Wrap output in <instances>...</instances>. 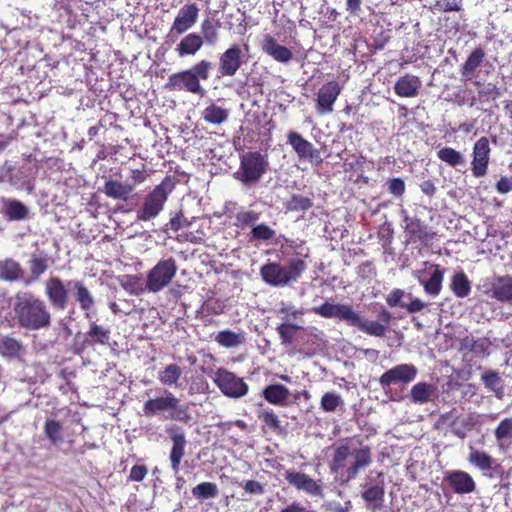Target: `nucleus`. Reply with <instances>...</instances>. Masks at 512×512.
I'll return each mask as SVG.
<instances>
[{"label":"nucleus","mask_w":512,"mask_h":512,"mask_svg":"<svg viewBox=\"0 0 512 512\" xmlns=\"http://www.w3.org/2000/svg\"><path fill=\"white\" fill-rule=\"evenodd\" d=\"M311 312L323 318H335L344 321L349 326L356 327L367 335L379 338L385 336L392 320L391 312L384 307H382L378 313V320L374 321L362 318L349 304H334L328 301L320 306L312 307Z\"/></svg>","instance_id":"nucleus-1"},{"label":"nucleus","mask_w":512,"mask_h":512,"mask_svg":"<svg viewBox=\"0 0 512 512\" xmlns=\"http://www.w3.org/2000/svg\"><path fill=\"white\" fill-rule=\"evenodd\" d=\"M13 312L17 325L29 331L47 329L52 323V315L46 302L30 291L15 294Z\"/></svg>","instance_id":"nucleus-2"},{"label":"nucleus","mask_w":512,"mask_h":512,"mask_svg":"<svg viewBox=\"0 0 512 512\" xmlns=\"http://www.w3.org/2000/svg\"><path fill=\"white\" fill-rule=\"evenodd\" d=\"M69 287L73 289L75 301L79 304L86 317L94 307L95 299L89 288L82 280H70L65 282L57 276H52L45 281V295L49 304L56 310H64L69 304Z\"/></svg>","instance_id":"nucleus-3"},{"label":"nucleus","mask_w":512,"mask_h":512,"mask_svg":"<svg viewBox=\"0 0 512 512\" xmlns=\"http://www.w3.org/2000/svg\"><path fill=\"white\" fill-rule=\"evenodd\" d=\"M212 63L202 59L191 68L172 73L165 84L169 91H184L194 95L204 96L206 93L201 80H208Z\"/></svg>","instance_id":"nucleus-4"},{"label":"nucleus","mask_w":512,"mask_h":512,"mask_svg":"<svg viewBox=\"0 0 512 512\" xmlns=\"http://www.w3.org/2000/svg\"><path fill=\"white\" fill-rule=\"evenodd\" d=\"M307 269V264L303 259H292L286 267L279 262H269L260 268L262 280L273 287H284L292 282H297L303 272Z\"/></svg>","instance_id":"nucleus-5"},{"label":"nucleus","mask_w":512,"mask_h":512,"mask_svg":"<svg viewBox=\"0 0 512 512\" xmlns=\"http://www.w3.org/2000/svg\"><path fill=\"white\" fill-rule=\"evenodd\" d=\"M143 412L148 417L167 412V419L183 423L191 420L188 405L181 404L180 400L169 391H165L163 396L148 399L143 405Z\"/></svg>","instance_id":"nucleus-6"},{"label":"nucleus","mask_w":512,"mask_h":512,"mask_svg":"<svg viewBox=\"0 0 512 512\" xmlns=\"http://www.w3.org/2000/svg\"><path fill=\"white\" fill-rule=\"evenodd\" d=\"M175 185L176 181L171 176H166L160 184L156 185L145 196L142 206L137 210V220L146 222L156 218L163 210L168 196L175 188Z\"/></svg>","instance_id":"nucleus-7"},{"label":"nucleus","mask_w":512,"mask_h":512,"mask_svg":"<svg viewBox=\"0 0 512 512\" xmlns=\"http://www.w3.org/2000/svg\"><path fill=\"white\" fill-rule=\"evenodd\" d=\"M269 162L259 151H248L240 155V164L234 178L244 185L257 184L267 172Z\"/></svg>","instance_id":"nucleus-8"},{"label":"nucleus","mask_w":512,"mask_h":512,"mask_svg":"<svg viewBox=\"0 0 512 512\" xmlns=\"http://www.w3.org/2000/svg\"><path fill=\"white\" fill-rule=\"evenodd\" d=\"M417 373L418 369L414 364H398L380 376L379 384L389 400L399 402L403 397L400 394L392 393L391 386L396 384L407 385L416 378Z\"/></svg>","instance_id":"nucleus-9"},{"label":"nucleus","mask_w":512,"mask_h":512,"mask_svg":"<svg viewBox=\"0 0 512 512\" xmlns=\"http://www.w3.org/2000/svg\"><path fill=\"white\" fill-rule=\"evenodd\" d=\"M178 270L177 262L173 257L159 260L146 276V289L157 293L167 287Z\"/></svg>","instance_id":"nucleus-10"},{"label":"nucleus","mask_w":512,"mask_h":512,"mask_svg":"<svg viewBox=\"0 0 512 512\" xmlns=\"http://www.w3.org/2000/svg\"><path fill=\"white\" fill-rule=\"evenodd\" d=\"M401 217L404 223L403 229L408 243L428 244L432 241L436 233L417 216H410L407 210L402 209Z\"/></svg>","instance_id":"nucleus-11"},{"label":"nucleus","mask_w":512,"mask_h":512,"mask_svg":"<svg viewBox=\"0 0 512 512\" xmlns=\"http://www.w3.org/2000/svg\"><path fill=\"white\" fill-rule=\"evenodd\" d=\"M214 382L220 391L230 398H241L248 393V384L233 372L219 368L214 377Z\"/></svg>","instance_id":"nucleus-12"},{"label":"nucleus","mask_w":512,"mask_h":512,"mask_svg":"<svg viewBox=\"0 0 512 512\" xmlns=\"http://www.w3.org/2000/svg\"><path fill=\"white\" fill-rule=\"evenodd\" d=\"M245 63V56L238 44L230 45L219 55L218 74L219 77H233Z\"/></svg>","instance_id":"nucleus-13"},{"label":"nucleus","mask_w":512,"mask_h":512,"mask_svg":"<svg viewBox=\"0 0 512 512\" xmlns=\"http://www.w3.org/2000/svg\"><path fill=\"white\" fill-rule=\"evenodd\" d=\"M111 328L99 324L96 321L89 323V328L85 333L84 340L78 345L75 343V353L81 354L87 348L99 346H109L111 341Z\"/></svg>","instance_id":"nucleus-14"},{"label":"nucleus","mask_w":512,"mask_h":512,"mask_svg":"<svg viewBox=\"0 0 512 512\" xmlns=\"http://www.w3.org/2000/svg\"><path fill=\"white\" fill-rule=\"evenodd\" d=\"M342 87L336 80L327 81L319 88L315 107L319 115H327L333 112L334 104L341 94Z\"/></svg>","instance_id":"nucleus-15"},{"label":"nucleus","mask_w":512,"mask_h":512,"mask_svg":"<svg viewBox=\"0 0 512 512\" xmlns=\"http://www.w3.org/2000/svg\"><path fill=\"white\" fill-rule=\"evenodd\" d=\"M287 142L292 146L300 160H307L315 164L322 163L320 151L300 133L296 131L288 132Z\"/></svg>","instance_id":"nucleus-16"},{"label":"nucleus","mask_w":512,"mask_h":512,"mask_svg":"<svg viewBox=\"0 0 512 512\" xmlns=\"http://www.w3.org/2000/svg\"><path fill=\"white\" fill-rule=\"evenodd\" d=\"M490 151L491 149L487 137L483 136L475 142L471 162V171L474 177L481 178L487 174Z\"/></svg>","instance_id":"nucleus-17"},{"label":"nucleus","mask_w":512,"mask_h":512,"mask_svg":"<svg viewBox=\"0 0 512 512\" xmlns=\"http://www.w3.org/2000/svg\"><path fill=\"white\" fill-rule=\"evenodd\" d=\"M285 480L297 490L308 495L322 497L323 489L320 481L312 479L308 474L295 470H287Z\"/></svg>","instance_id":"nucleus-18"},{"label":"nucleus","mask_w":512,"mask_h":512,"mask_svg":"<svg viewBox=\"0 0 512 512\" xmlns=\"http://www.w3.org/2000/svg\"><path fill=\"white\" fill-rule=\"evenodd\" d=\"M198 16L199 8L196 3L184 4L172 23L171 32L176 35L184 34L196 24Z\"/></svg>","instance_id":"nucleus-19"},{"label":"nucleus","mask_w":512,"mask_h":512,"mask_svg":"<svg viewBox=\"0 0 512 512\" xmlns=\"http://www.w3.org/2000/svg\"><path fill=\"white\" fill-rule=\"evenodd\" d=\"M378 478L380 480L375 484L365 483L361 492L366 508L372 511L380 510L385 499V483L382 472L378 474Z\"/></svg>","instance_id":"nucleus-20"},{"label":"nucleus","mask_w":512,"mask_h":512,"mask_svg":"<svg viewBox=\"0 0 512 512\" xmlns=\"http://www.w3.org/2000/svg\"><path fill=\"white\" fill-rule=\"evenodd\" d=\"M169 437L172 441L169 459L172 470L177 473L180 469L182 458L185 455V447L187 444L186 436L181 428L173 426L167 429Z\"/></svg>","instance_id":"nucleus-21"},{"label":"nucleus","mask_w":512,"mask_h":512,"mask_svg":"<svg viewBox=\"0 0 512 512\" xmlns=\"http://www.w3.org/2000/svg\"><path fill=\"white\" fill-rule=\"evenodd\" d=\"M444 482L457 494H469L476 488L472 476L462 470L448 471L444 477Z\"/></svg>","instance_id":"nucleus-22"},{"label":"nucleus","mask_w":512,"mask_h":512,"mask_svg":"<svg viewBox=\"0 0 512 512\" xmlns=\"http://www.w3.org/2000/svg\"><path fill=\"white\" fill-rule=\"evenodd\" d=\"M261 49L265 54L280 63H287L293 58L292 51L286 46L280 45L270 34L264 35Z\"/></svg>","instance_id":"nucleus-23"},{"label":"nucleus","mask_w":512,"mask_h":512,"mask_svg":"<svg viewBox=\"0 0 512 512\" xmlns=\"http://www.w3.org/2000/svg\"><path fill=\"white\" fill-rule=\"evenodd\" d=\"M486 293L497 301L512 302V277L509 275L494 277Z\"/></svg>","instance_id":"nucleus-24"},{"label":"nucleus","mask_w":512,"mask_h":512,"mask_svg":"<svg viewBox=\"0 0 512 512\" xmlns=\"http://www.w3.org/2000/svg\"><path fill=\"white\" fill-rule=\"evenodd\" d=\"M354 461L345 471V481L355 479L361 469H365L372 463L371 448L364 446L352 452Z\"/></svg>","instance_id":"nucleus-25"},{"label":"nucleus","mask_w":512,"mask_h":512,"mask_svg":"<svg viewBox=\"0 0 512 512\" xmlns=\"http://www.w3.org/2000/svg\"><path fill=\"white\" fill-rule=\"evenodd\" d=\"M422 82L418 76L405 74L398 78L394 84L396 95L405 98H412L418 95Z\"/></svg>","instance_id":"nucleus-26"},{"label":"nucleus","mask_w":512,"mask_h":512,"mask_svg":"<svg viewBox=\"0 0 512 512\" xmlns=\"http://www.w3.org/2000/svg\"><path fill=\"white\" fill-rule=\"evenodd\" d=\"M25 354V346L15 337L0 334V355L9 359H20Z\"/></svg>","instance_id":"nucleus-27"},{"label":"nucleus","mask_w":512,"mask_h":512,"mask_svg":"<svg viewBox=\"0 0 512 512\" xmlns=\"http://www.w3.org/2000/svg\"><path fill=\"white\" fill-rule=\"evenodd\" d=\"M290 396L289 389L283 384L267 385L262 391V397L275 406H286Z\"/></svg>","instance_id":"nucleus-28"},{"label":"nucleus","mask_w":512,"mask_h":512,"mask_svg":"<svg viewBox=\"0 0 512 512\" xmlns=\"http://www.w3.org/2000/svg\"><path fill=\"white\" fill-rule=\"evenodd\" d=\"M134 191V185L122 183L117 180L109 179L105 181L103 192L112 199L127 201Z\"/></svg>","instance_id":"nucleus-29"},{"label":"nucleus","mask_w":512,"mask_h":512,"mask_svg":"<svg viewBox=\"0 0 512 512\" xmlns=\"http://www.w3.org/2000/svg\"><path fill=\"white\" fill-rule=\"evenodd\" d=\"M204 45V39L197 33H189L181 39L176 47L179 57L194 56Z\"/></svg>","instance_id":"nucleus-30"},{"label":"nucleus","mask_w":512,"mask_h":512,"mask_svg":"<svg viewBox=\"0 0 512 512\" xmlns=\"http://www.w3.org/2000/svg\"><path fill=\"white\" fill-rule=\"evenodd\" d=\"M3 214L11 221L24 220L29 215V209L21 201L2 198Z\"/></svg>","instance_id":"nucleus-31"},{"label":"nucleus","mask_w":512,"mask_h":512,"mask_svg":"<svg viewBox=\"0 0 512 512\" xmlns=\"http://www.w3.org/2000/svg\"><path fill=\"white\" fill-rule=\"evenodd\" d=\"M436 387L427 382H419L412 386L410 390V399L413 403L424 404L436 396Z\"/></svg>","instance_id":"nucleus-32"},{"label":"nucleus","mask_w":512,"mask_h":512,"mask_svg":"<svg viewBox=\"0 0 512 512\" xmlns=\"http://www.w3.org/2000/svg\"><path fill=\"white\" fill-rule=\"evenodd\" d=\"M202 119L212 125H221L229 118V110L211 103L202 111Z\"/></svg>","instance_id":"nucleus-33"},{"label":"nucleus","mask_w":512,"mask_h":512,"mask_svg":"<svg viewBox=\"0 0 512 512\" xmlns=\"http://www.w3.org/2000/svg\"><path fill=\"white\" fill-rule=\"evenodd\" d=\"M221 22L212 18H205L201 23V37L204 44L214 46L219 41Z\"/></svg>","instance_id":"nucleus-34"},{"label":"nucleus","mask_w":512,"mask_h":512,"mask_svg":"<svg viewBox=\"0 0 512 512\" xmlns=\"http://www.w3.org/2000/svg\"><path fill=\"white\" fill-rule=\"evenodd\" d=\"M24 275L21 265L13 259L0 261V279L13 282L20 280Z\"/></svg>","instance_id":"nucleus-35"},{"label":"nucleus","mask_w":512,"mask_h":512,"mask_svg":"<svg viewBox=\"0 0 512 512\" xmlns=\"http://www.w3.org/2000/svg\"><path fill=\"white\" fill-rule=\"evenodd\" d=\"M485 58V51L481 47L475 48L467 57L461 66V74L465 77H471L476 69L482 64Z\"/></svg>","instance_id":"nucleus-36"},{"label":"nucleus","mask_w":512,"mask_h":512,"mask_svg":"<svg viewBox=\"0 0 512 512\" xmlns=\"http://www.w3.org/2000/svg\"><path fill=\"white\" fill-rule=\"evenodd\" d=\"M468 461L482 471H489L493 468L495 460L487 452L475 449L470 446Z\"/></svg>","instance_id":"nucleus-37"},{"label":"nucleus","mask_w":512,"mask_h":512,"mask_svg":"<svg viewBox=\"0 0 512 512\" xmlns=\"http://www.w3.org/2000/svg\"><path fill=\"white\" fill-rule=\"evenodd\" d=\"M450 288L458 298H465L471 292V283L463 271L457 272L452 277Z\"/></svg>","instance_id":"nucleus-38"},{"label":"nucleus","mask_w":512,"mask_h":512,"mask_svg":"<svg viewBox=\"0 0 512 512\" xmlns=\"http://www.w3.org/2000/svg\"><path fill=\"white\" fill-rule=\"evenodd\" d=\"M182 376V368L175 363L167 365L158 373V380L164 386H178Z\"/></svg>","instance_id":"nucleus-39"},{"label":"nucleus","mask_w":512,"mask_h":512,"mask_svg":"<svg viewBox=\"0 0 512 512\" xmlns=\"http://www.w3.org/2000/svg\"><path fill=\"white\" fill-rule=\"evenodd\" d=\"M257 417L262 421L263 426L262 430L268 428L269 430L280 434L283 432V428L281 426V421L278 415L272 409H261L257 412Z\"/></svg>","instance_id":"nucleus-40"},{"label":"nucleus","mask_w":512,"mask_h":512,"mask_svg":"<svg viewBox=\"0 0 512 512\" xmlns=\"http://www.w3.org/2000/svg\"><path fill=\"white\" fill-rule=\"evenodd\" d=\"M215 341L225 348H233L243 344L245 337L242 333H236L230 329H226L218 332Z\"/></svg>","instance_id":"nucleus-41"},{"label":"nucleus","mask_w":512,"mask_h":512,"mask_svg":"<svg viewBox=\"0 0 512 512\" xmlns=\"http://www.w3.org/2000/svg\"><path fill=\"white\" fill-rule=\"evenodd\" d=\"M443 277L444 271L439 265H435V270L431 274L430 278L423 282L425 292L431 296L439 295L442 289Z\"/></svg>","instance_id":"nucleus-42"},{"label":"nucleus","mask_w":512,"mask_h":512,"mask_svg":"<svg viewBox=\"0 0 512 512\" xmlns=\"http://www.w3.org/2000/svg\"><path fill=\"white\" fill-rule=\"evenodd\" d=\"M44 434L48 438L51 444L57 445L63 441L62 423L55 419H47L44 423Z\"/></svg>","instance_id":"nucleus-43"},{"label":"nucleus","mask_w":512,"mask_h":512,"mask_svg":"<svg viewBox=\"0 0 512 512\" xmlns=\"http://www.w3.org/2000/svg\"><path fill=\"white\" fill-rule=\"evenodd\" d=\"M437 157L451 167H457L465 162L462 153L452 147L441 148L437 152Z\"/></svg>","instance_id":"nucleus-44"},{"label":"nucleus","mask_w":512,"mask_h":512,"mask_svg":"<svg viewBox=\"0 0 512 512\" xmlns=\"http://www.w3.org/2000/svg\"><path fill=\"white\" fill-rule=\"evenodd\" d=\"M218 493V486L213 482H202L192 488L193 497L199 501L215 498Z\"/></svg>","instance_id":"nucleus-45"},{"label":"nucleus","mask_w":512,"mask_h":512,"mask_svg":"<svg viewBox=\"0 0 512 512\" xmlns=\"http://www.w3.org/2000/svg\"><path fill=\"white\" fill-rule=\"evenodd\" d=\"M487 349L486 341L483 339L475 340L473 337L465 336L459 340V351L484 353Z\"/></svg>","instance_id":"nucleus-46"},{"label":"nucleus","mask_w":512,"mask_h":512,"mask_svg":"<svg viewBox=\"0 0 512 512\" xmlns=\"http://www.w3.org/2000/svg\"><path fill=\"white\" fill-rule=\"evenodd\" d=\"M350 455V448L348 445H340L335 449L333 458L330 464L332 473H339L345 467V462Z\"/></svg>","instance_id":"nucleus-47"},{"label":"nucleus","mask_w":512,"mask_h":512,"mask_svg":"<svg viewBox=\"0 0 512 512\" xmlns=\"http://www.w3.org/2000/svg\"><path fill=\"white\" fill-rule=\"evenodd\" d=\"M430 10L439 13L461 12L463 0H434Z\"/></svg>","instance_id":"nucleus-48"},{"label":"nucleus","mask_w":512,"mask_h":512,"mask_svg":"<svg viewBox=\"0 0 512 512\" xmlns=\"http://www.w3.org/2000/svg\"><path fill=\"white\" fill-rule=\"evenodd\" d=\"M29 268L32 278L37 280L49 268V258L46 255H32L29 260Z\"/></svg>","instance_id":"nucleus-49"},{"label":"nucleus","mask_w":512,"mask_h":512,"mask_svg":"<svg viewBox=\"0 0 512 512\" xmlns=\"http://www.w3.org/2000/svg\"><path fill=\"white\" fill-rule=\"evenodd\" d=\"M260 214L256 211H239L235 215L234 226L239 229H245L253 224H255L259 220Z\"/></svg>","instance_id":"nucleus-50"},{"label":"nucleus","mask_w":512,"mask_h":512,"mask_svg":"<svg viewBox=\"0 0 512 512\" xmlns=\"http://www.w3.org/2000/svg\"><path fill=\"white\" fill-rule=\"evenodd\" d=\"M313 203L309 197L302 195H293L285 204L288 211H307L312 207Z\"/></svg>","instance_id":"nucleus-51"},{"label":"nucleus","mask_w":512,"mask_h":512,"mask_svg":"<svg viewBox=\"0 0 512 512\" xmlns=\"http://www.w3.org/2000/svg\"><path fill=\"white\" fill-rule=\"evenodd\" d=\"M343 405V400L336 392L325 393L320 401V407L324 412H334L339 406Z\"/></svg>","instance_id":"nucleus-52"},{"label":"nucleus","mask_w":512,"mask_h":512,"mask_svg":"<svg viewBox=\"0 0 512 512\" xmlns=\"http://www.w3.org/2000/svg\"><path fill=\"white\" fill-rule=\"evenodd\" d=\"M299 329L300 327L298 325L285 322L280 324L276 328V331L279 334L281 343L283 345H290L295 338L296 331Z\"/></svg>","instance_id":"nucleus-53"},{"label":"nucleus","mask_w":512,"mask_h":512,"mask_svg":"<svg viewBox=\"0 0 512 512\" xmlns=\"http://www.w3.org/2000/svg\"><path fill=\"white\" fill-rule=\"evenodd\" d=\"M275 230L265 223L255 225L251 230V239L270 241L275 237Z\"/></svg>","instance_id":"nucleus-54"},{"label":"nucleus","mask_w":512,"mask_h":512,"mask_svg":"<svg viewBox=\"0 0 512 512\" xmlns=\"http://www.w3.org/2000/svg\"><path fill=\"white\" fill-rule=\"evenodd\" d=\"M233 483L242 487L249 495H262L265 492V485L256 480L234 481Z\"/></svg>","instance_id":"nucleus-55"},{"label":"nucleus","mask_w":512,"mask_h":512,"mask_svg":"<svg viewBox=\"0 0 512 512\" xmlns=\"http://www.w3.org/2000/svg\"><path fill=\"white\" fill-rule=\"evenodd\" d=\"M190 225L191 221L185 217L183 211H179L170 218L166 227L174 232H178L180 229L189 227Z\"/></svg>","instance_id":"nucleus-56"},{"label":"nucleus","mask_w":512,"mask_h":512,"mask_svg":"<svg viewBox=\"0 0 512 512\" xmlns=\"http://www.w3.org/2000/svg\"><path fill=\"white\" fill-rule=\"evenodd\" d=\"M494 433L498 441L512 437V417L503 419L496 427Z\"/></svg>","instance_id":"nucleus-57"},{"label":"nucleus","mask_w":512,"mask_h":512,"mask_svg":"<svg viewBox=\"0 0 512 512\" xmlns=\"http://www.w3.org/2000/svg\"><path fill=\"white\" fill-rule=\"evenodd\" d=\"M481 378L486 388L492 391L500 389L501 378L497 372L489 370Z\"/></svg>","instance_id":"nucleus-58"},{"label":"nucleus","mask_w":512,"mask_h":512,"mask_svg":"<svg viewBox=\"0 0 512 512\" xmlns=\"http://www.w3.org/2000/svg\"><path fill=\"white\" fill-rule=\"evenodd\" d=\"M148 474V468L146 465H134L131 470L130 474L127 478L128 482H141L145 479V477Z\"/></svg>","instance_id":"nucleus-59"},{"label":"nucleus","mask_w":512,"mask_h":512,"mask_svg":"<svg viewBox=\"0 0 512 512\" xmlns=\"http://www.w3.org/2000/svg\"><path fill=\"white\" fill-rule=\"evenodd\" d=\"M388 189L394 196L401 197L405 192V183L401 178H392L388 182Z\"/></svg>","instance_id":"nucleus-60"},{"label":"nucleus","mask_w":512,"mask_h":512,"mask_svg":"<svg viewBox=\"0 0 512 512\" xmlns=\"http://www.w3.org/2000/svg\"><path fill=\"white\" fill-rule=\"evenodd\" d=\"M404 294V291L399 288L393 289L386 297L387 304L390 307H401V299L403 298Z\"/></svg>","instance_id":"nucleus-61"},{"label":"nucleus","mask_w":512,"mask_h":512,"mask_svg":"<svg viewBox=\"0 0 512 512\" xmlns=\"http://www.w3.org/2000/svg\"><path fill=\"white\" fill-rule=\"evenodd\" d=\"M427 306L426 303H424L419 298L412 299L409 303L401 304L402 308H405L409 313H416L422 311Z\"/></svg>","instance_id":"nucleus-62"},{"label":"nucleus","mask_w":512,"mask_h":512,"mask_svg":"<svg viewBox=\"0 0 512 512\" xmlns=\"http://www.w3.org/2000/svg\"><path fill=\"white\" fill-rule=\"evenodd\" d=\"M496 190L500 194H506L512 191V177H501L496 183Z\"/></svg>","instance_id":"nucleus-63"},{"label":"nucleus","mask_w":512,"mask_h":512,"mask_svg":"<svg viewBox=\"0 0 512 512\" xmlns=\"http://www.w3.org/2000/svg\"><path fill=\"white\" fill-rule=\"evenodd\" d=\"M280 512H315L314 510L307 509L300 502L294 501L280 510Z\"/></svg>","instance_id":"nucleus-64"}]
</instances>
